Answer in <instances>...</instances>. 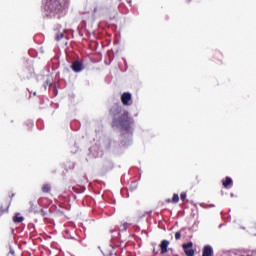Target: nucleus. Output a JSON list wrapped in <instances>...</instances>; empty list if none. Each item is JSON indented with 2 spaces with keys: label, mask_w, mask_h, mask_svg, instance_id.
Returning <instances> with one entry per match:
<instances>
[{
  "label": "nucleus",
  "mask_w": 256,
  "mask_h": 256,
  "mask_svg": "<svg viewBox=\"0 0 256 256\" xmlns=\"http://www.w3.org/2000/svg\"><path fill=\"white\" fill-rule=\"evenodd\" d=\"M40 215H41V217H47V212H45L44 209H41L40 210Z\"/></svg>",
  "instance_id": "nucleus-17"
},
{
  "label": "nucleus",
  "mask_w": 256,
  "mask_h": 256,
  "mask_svg": "<svg viewBox=\"0 0 256 256\" xmlns=\"http://www.w3.org/2000/svg\"><path fill=\"white\" fill-rule=\"evenodd\" d=\"M98 9L97 8H94V13H97Z\"/></svg>",
  "instance_id": "nucleus-21"
},
{
  "label": "nucleus",
  "mask_w": 256,
  "mask_h": 256,
  "mask_svg": "<svg viewBox=\"0 0 256 256\" xmlns=\"http://www.w3.org/2000/svg\"><path fill=\"white\" fill-rule=\"evenodd\" d=\"M132 99H133V96L129 92H124L121 95L122 105H125V106L129 105V101H131Z\"/></svg>",
  "instance_id": "nucleus-5"
},
{
  "label": "nucleus",
  "mask_w": 256,
  "mask_h": 256,
  "mask_svg": "<svg viewBox=\"0 0 256 256\" xmlns=\"http://www.w3.org/2000/svg\"><path fill=\"white\" fill-rule=\"evenodd\" d=\"M180 199H181V201H185V199H187V193L182 192V193L180 194Z\"/></svg>",
  "instance_id": "nucleus-15"
},
{
  "label": "nucleus",
  "mask_w": 256,
  "mask_h": 256,
  "mask_svg": "<svg viewBox=\"0 0 256 256\" xmlns=\"http://www.w3.org/2000/svg\"><path fill=\"white\" fill-rule=\"evenodd\" d=\"M112 115L111 127H121L123 131H131L133 125V118L129 116V112L123 110V107L115 105L110 109Z\"/></svg>",
  "instance_id": "nucleus-1"
},
{
  "label": "nucleus",
  "mask_w": 256,
  "mask_h": 256,
  "mask_svg": "<svg viewBox=\"0 0 256 256\" xmlns=\"http://www.w3.org/2000/svg\"><path fill=\"white\" fill-rule=\"evenodd\" d=\"M44 9L47 16L61 15L63 11L69 9V0H46Z\"/></svg>",
  "instance_id": "nucleus-2"
},
{
  "label": "nucleus",
  "mask_w": 256,
  "mask_h": 256,
  "mask_svg": "<svg viewBox=\"0 0 256 256\" xmlns=\"http://www.w3.org/2000/svg\"><path fill=\"white\" fill-rule=\"evenodd\" d=\"M175 239L176 241H179V239H181V231L175 233Z\"/></svg>",
  "instance_id": "nucleus-16"
},
{
  "label": "nucleus",
  "mask_w": 256,
  "mask_h": 256,
  "mask_svg": "<svg viewBox=\"0 0 256 256\" xmlns=\"http://www.w3.org/2000/svg\"><path fill=\"white\" fill-rule=\"evenodd\" d=\"M168 203H179V194H173L172 200H168Z\"/></svg>",
  "instance_id": "nucleus-14"
},
{
  "label": "nucleus",
  "mask_w": 256,
  "mask_h": 256,
  "mask_svg": "<svg viewBox=\"0 0 256 256\" xmlns=\"http://www.w3.org/2000/svg\"><path fill=\"white\" fill-rule=\"evenodd\" d=\"M25 218H23V216L19 215V214H16L14 217H13V221L14 223H23Z\"/></svg>",
  "instance_id": "nucleus-10"
},
{
  "label": "nucleus",
  "mask_w": 256,
  "mask_h": 256,
  "mask_svg": "<svg viewBox=\"0 0 256 256\" xmlns=\"http://www.w3.org/2000/svg\"><path fill=\"white\" fill-rule=\"evenodd\" d=\"M30 213H39L37 210V205H35L33 202H30Z\"/></svg>",
  "instance_id": "nucleus-13"
},
{
  "label": "nucleus",
  "mask_w": 256,
  "mask_h": 256,
  "mask_svg": "<svg viewBox=\"0 0 256 256\" xmlns=\"http://www.w3.org/2000/svg\"><path fill=\"white\" fill-rule=\"evenodd\" d=\"M128 227H129V223H127V222L122 223V229L123 230L128 229Z\"/></svg>",
  "instance_id": "nucleus-18"
},
{
  "label": "nucleus",
  "mask_w": 256,
  "mask_h": 256,
  "mask_svg": "<svg viewBox=\"0 0 256 256\" xmlns=\"http://www.w3.org/2000/svg\"><path fill=\"white\" fill-rule=\"evenodd\" d=\"M169 247V240H162L160 243V249H161V255H165V253H168V248Z\"/></svg>",
  "instance_id": "nucleus-6"
},
{
  "label": "nucleus",
  "mask_w": 256,
  "mask_h": 256,
  "mask_svg": "<svg viewBox=\"0 0 256 256\" xmlns=\"http://www.w3.org/2000/svg\"><path fill=\"white\" fill-rule=\"evenodd\" d=\"M54 32L56 41H61V39L65 37V34H63V32H59V28L54 29Z\"/></svg>",
  "instance_id": "nucleus-9"
},
{
  "label": "nucleus",
  "mask_w": 256,
  "mask_h": 256,
  "mask_svg": "<svg viewBox=\"0 0 256 256\" xmlns=\"http://www.w3.org/2000/svg\"><path fill=\"white\" fill-rule=\"evenodd\" d=\"M202 256H213V247L210 245L204 246Z\"/></svg>",
  "instance_id": "nucleus-7"
},
{
  "label": "nucleus",
  "mask_w": 256,
  "mask_h": 256,
  "mask_svg": "<svg viewBox=\"0 0 256 256\" xmlns=\"http://www.w3.org/2000/svg\"><path fill=\"white\" fill-rule=\"evenodd\" d=\"M214 59H216V61H218V63H221L222 62L221 59H223V54H221V52H216L214 54Z\"/></svg>",
  "instance_id": "nucleus-12"
},
{
  "label": "nucleus",
  "mask_w": 256,
  "mask_h": 256,
  "mask_svg": "<svg viewBox=\"0 0 256 256\" xmlns=\"http://www.w3.org/2000/svg\"><path fill=\"white\" fill-rule=\"evenodd\" d=\"M153 253H155L156 255H157V253H159V252H156V250H155V248L153 249Z\"/></svg>",
  "instance_id": "nucleus-20"
},
{
  "label": "nucleus",
  "mask_w": 256,
  "mask_h": 256,
  "mask_svg": "<svg viewBox=\"0 0 256 256\" xmlns=\"http://www.w3.org/2000/svg\"><path fill=\"white\" fill-rule=\"evenodd\" d=\"M42 191H43L44 193H51V184H44V185L42 186Z\"/></svg>",
  "instance_id": "nucleus-11"
},
{
  "label": "nucleus",
  "mask_w": 256,
  "mask_h": 256,
  "mask_svg": "<svg viewBox=\"0 0 256 256\" xmlns=\"http://www.w3.org/2000/svg\"><path fill=\"white\" fill-rule=\"evenodd\" d=\"M0 213H5V209H3V206H0Z\"/></svg>",
  "instance_id": "nucleus-19"
},
{
  "label": "nucleus",
  "mask_w": 256,
  "mask_h": 256,
  "mask_svg": "<svg viewBox=\"0 0 256 256\" xmlns=\"http://www.w3.org/2000/svg\"><path fill=\"white\" fill-rule=\"evenodd\" d=\"M186 256H195V250H193V242H188L182 245Z\"/></svg>",
  "instance_id": "nucleus-3"
},
{
  "label": "nucleus",
  "mask_w": 256,
  "mask_h": 256,
  "mask_svg": "<svg viewBox=\"0 0 256 256\" xmlns=\"http://www.w3.org/2000/svg\"><path fill=\"white\" fill-rule=\"evenodd\" d=\"M222 185L224 189H227V187H229V185H233V179H231V177L227 176L225 178V180L222 181Z\"/></svg>",
  "instance_id": "nucleus-8"
},
{
  "label": "nucleus",
  "mask_w": 256,
  "mask_h": 256,
  "mask_svg": "<svg viewBox=\"0 0 256 256\" xmlns=\"http://www.w3.org/2000/svg\"><path fill=\"white\" fill-rule=\"evenodd\" d=\"M71 68L74 71V73H81V71L85 69V67L83 66V62L79 60L74 61L71 65Z\"/></svg>",
  "instance_id": "nucleus-4"
}]
</instances>
